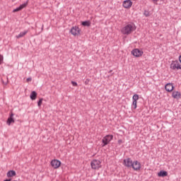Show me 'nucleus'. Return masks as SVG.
<instances>
[{"instance_id": "obj_2", "label": "nucleus", "mask_w": 181, "mask_h": 181, "mask_svg": "<svg viewBox=\"0 0 181 181\" xmlns=\"http://www.w3.org/2000/svg\"><path fill=\"white\" fill-rule=\"evenodd\" d=\"M113 138H114V136H112V135H106L102 139V142H103L102 146H105L107 144H109L110 142H111V141H112Z\"/></svg>"}, {"instance_id": "obj_3", "label": "nucleus", "mask_w": 181, "mask_h": 181, "mask_svg": "<svg viewBox=\"0 0 181 181\" xmlns=\"http://www.w3.org/2000/svg\"><path fill=\"white\" fill-rule=\"evenodd\" d=\"M80 32H81V30L76 25L73 26L70 30V33L73 36H80Z\"/></svg>"}, {"instance_id": "obj_19", "label": "nucleus", "mask_w": 181, "mask_h": 181, "mask_svg": "<svg viewBox=\"0 0 181 181\" xmlns=\"http://www.w3.org/2000/svg\"><path fill=\"white\" fill-rule=\"evenodd\" d=\"M172 97H173V98H180V92L179 91L173 92Z\"/></svg>"}, {"instance_id": "obj_16", "label": "nucleus", "mask_w": 181, "mask_h": 181, "mask_svg": "<svg viewBox=\"0 0 181 181\" xmlns=\"http://www.w3.org/2000/svg\"><path fill=\"white\" fill-rule=\"evenodd\" d=\"M6 176L7 177H13V176H16V172L13 170H11L6 173Z\"/></svg>"}, {"instance_id": "obj_11", "label": "nucleus", "mask_w": 181, "mask_h": 181, "mask_svg": "<svg viewBox=\"0 0 181 181\" xmlns=\"http://www.w3.org/2000/svg\"><path fill=\"white\" fill-rule=\"evenodd\" d=\"M122 5L126 9H129V8L132 6V1H131L130 0H125L123 1Z\"/></svg>"}, {"instance_id": "obj_32", "label": "nucleus", "mask_w": 181, "mask_h": 181, "mask_svg": "<svg viewBox=\"0 0 181 181\" xmlns=\"http://www.w3.org/2000/svg\"><path fill=\"white\" fill-rule=\"evenodd\" d=\"M3 84H4V86H7L8 85V81L6 82L3 81Z\"/></svg>"}, {"instance_id": "obj_34", "label": "nucleus", "mask_w": 181, "mask_h": 181, "mask_svg": "<svg viewBox=\"0 0 181 181\" xmlns=\"http://www.w3.org/2000/svg\"><path fill=\"white\" fill-rule=\"evenodd\" d=\"M112 71V70H110V71H109V73H111Z\"/></svg>"}, {"instance_id": "obj_31", "label": "nucleus", "mask_w": 181, "mask_h": 181, "mask_svg": "<svg viewBox=\"0 0 181 181\" xmlns=\"http://www.w3.org/2000/svg\"><path fill=\"white\" fill-rule=\"evenodd\" d=\"M81 23H90V21H83Z\"/></svg>"}, {"instance_id": "obj_22", "label": "nucleus", "mask_w": 181, "mask_h": 181, "mask_svg": "<svg viewBox=\"0 0 181 181\" xmlns=\"http://www.w3.org/2000/svg\"><path fill=\"white\" fill-rule=\"evenodd\" d=\"M4 64V56L0 54V66Z\"/></svg>"}, {"instance_id": "obj_14", "label": "nucleus", "mask_w": 181, "mask_h": 181, "mask_svg": "<svg viewBox=\"0 0 181 181\" xmlns=\"http://www.w3.org/2000/svg\"><path fill=\"white\" fill-rule=\"evenodd\" d=\"M35 30H37V32H38V33H41V32H43V24H35Z\"/></svg>"}, {"instance_id": "obj_23", "label": "nucleus", "mask_w": 181, "mask_h": 181, "mask_svg": "<svg viewBox=\"0 0 181 181\" xmlns=\"http://www.w3.org/2000/svg\"><path fill=\"white\" fill-rule=\"evenodd\" d=\"M19 11H22V10L21 9V7H20V6H18V7H17L16 9L13 10V12H19Z\"/></svg>"}, {"instance_id": "obj_8", "label": "nucleus", "mask_w": 181, "mask_h": 181, "mask_svg": "<svg viewBox=\"0 0 181 181\" xmlns=\"http://www.w3.org/2000/svg\"><path fill=\"white\" fill-rule=\"evenodd\" d=\"M62 165V162L57 159H54L51 161V166L54 168V169H59Z\"/></svg>"}, {"instance_id": "obj_17", "label": "nucleus", "mask_w": 181, "mask_h": 181, "mask_svg": "<svg viewBox=\"0 0 181 181\" xmlns=\"http://www.w3.org/2000/svg\"><path fill=\"white\" fill-rule=\"evenodd\" d=\"M28 32H29L28 30L21 32L18 35L16 36V39H21V37H23V36L27 35Z\"/></svg>"}, {"instance_id": "obj_25", "label": "nucleus", "mask_w": 181, "mask_h": 181, "mask_svg": "<svg viewBox=\"0 0 181 181\" xmlns=\"http://www.w3.org/2000/svg\"><path fill=\"white\" fill-rule=\"evenodd\" d=\"M83 26H87L88 28H90L91 26V23H82Z\"/></svg>"}, {"instance_id": "obj_30", "label": "nucleus", "mask_w": 181, "mask_h": 181, "mask_svg": "<svg viewBox=\"0 0 181 181\" xmlns=\"http://www.w3.org/2000/svg\"><path fill=\"white\" fill-rule=\"evenodd\" d=\"M27 81H28V83H29V81H32V78H27Z\"/></svg>"}, {"instance_id": "obj_29", "label": "nucleus", "mask_w": 181, "mask_h": 181, "mask_svg": "<svg viewBox=\"0 0 181 181\" xmlns=\"http://www.w3.org/2000/svg\"><path fill=\"white\" fill-rule=\"evenodd\" d=\"M153 1V4H156V5H157V2L159 1V0H152Z\"/></svg>"}, {"instance_id": "obj_6", "label": "nucleus", "mask_w": 181, "mask_h": 181, "mask_svg": "<svg viewBox=\"0 0 181 181\" xmlns=\"http://www.w3.org/2000/svg\"><path fill=\"white\" fill-rule=\"evenodd\" d=\"M133 163L134 161H132V159H131V158H127L126 159H124L123 160V165L126 166V168H132Z\"/></svg>"}, {"instance_id": "obj_12", "label": "nucleus", "mask_w": 181, "mask_h": 181, "mask_svg": "<svg viewBox=\"0 0 181 181\" xmlns=\"http://www.w3.org/2000/svg\"><path fill=\"white\" fill-rule=\"evenodd\" d=\"M165 90L168 92V93H170L172 91H173V89L175 88V86H173V83H167L165 86Z\"/></svg>"}, {"instance_id": "obj_28", "label": "nucleus", "mask_w": 181, "mask_h": 181, "mask_svg": "<svg viewBox=\"0 0 181 181\" xmlns=\"http://www.w3.org/2000/svg\"><path fill=\"white\" fill-rule=\"evenodd\" d=\"M118 144H119V145H121L122 144V139H119Z\"/></svg>"}, {"instance_id": "obj_18", "label": "nucleus", "mask_w": 181, "mask_h": 181, "mask_svg": "<svg viewBox=\"0 0 181 181\" xmlns=\"http://www.w3.org/2000/svg\"><path fill=\"white\" fill-rule=\"evenodd\" d=\"M37 97V93H36V91H35V90L32 91L30 95V100H32L33 101V100H36Z\"/></svg>"}, {"instance_id": "obj_1", "label": "nucleus", "mask_w": 181, "mask_h": 181, "mask_svg": "<svg viewBox=\"0 0 181 181\" xmlns=\"http://www.w3.org/2000/svg\"><path fill=\"white\" fill-rule=\"evenodd\" d=\"M134 30H135L134 25L128 24L122 29L121 32L123 35H131Z\"/></svg>"}, {"instance_id": "obj_27", "label": "nucleus", "mask_w": 181, "mask_h": 181, "mask_svg": "<svg viewBox=\"0 0 181 181\" xmlns=\"http://www.w3.org/2000/svg\"><path fill=\"white\" fill-rule=\"evenodd\" d=\"M144 15H145V16H149V12L145 11H144Z\"/></svg>"}, {"instance_id": "obj_24", "label": "nucleus", "mask_w": 181, "mask_h": 181, "mask_svg": "<svg viewBox=\"0 0 181 181\" xmlns=\"http://www.w3.org/2000/svg\"><path fill=\"white\" fill-rule=\"evenodd\" d=\"M71 84L74 87H77L78 84H77V82L76 81H71Z\"/></svg>"}, {"instance_id": "obj_10", "label": "nucleus", "mask_w": 181, "mask_h": 181, "mask_svg": "<svg viewBox=\"0 0 181 181\" xmlns=\"http://www.w3.org/2000/svg\"><path fill=\"white\" fill-rule=\"evenodd\" d=\"M132 168L134 169V170H141V163H139L138 160H134Z\"/></svg>"}, {"instance_id": "obj_26", "label": "nucleus", "mask_w": 181, "mask_h": 181, "mask_svg": "<svg viewBox=\"0 0 181 181\" xmlns=\"http://www.w3.org/2000/svg\"><path fill=\"white\" fill-rule=\"evenodd\" d=\"M89 83H90V79H88V78L86 79V81H85L86 86H88Z\"/></svg>"}, {"instance_id": "obj_33", "label": "nucleus", "mask_w": 181, "mask_h": 181, "mask_svg": "<svg viewBox=\"0 0 181 181\" xmlns=\"http://www.w3.org/2000/svg\"><path fill=\"white\" fill-rule=\"evenodd\" d=\"M11 180H12V178H10V179H6L4 181H11Z\"/></svg>"}, {"instance_id": "obj_20", "label": "nucleus", "mask_w": 181, "mask_h": 181, "mask_svg": "<svg viewBox=\"0 0 181 181\" xmlns=\"http://www.w3.org/2000/svg\"><path fill=\"white\" fill-rule=\"evenodd\" d=\"M28 4H29V1H27L25 3L20 5V9H23V8H26L28 6Z\"/></svg>"}, {"instance_id": "obj_9", "label": "nucleus", "mask_w": 181, "mask_h": 181, "mask_svg": "<svg viewBox=\"0 0 181 181\" xmlns=\"http://www.w3.org/2000/svg\"><path fill=\"white\" fill-rule=\"evenodd\" d=\"M139 100V95L138 94H134L132 97V108H134V110H136V107H137V102L136 100Z\"/></svg>"}, {"instance_id": "obj_15", "label": "nucleus", "mask_w": 181, "mask_h": 181, "mask_svg": "<svg viewBox=\"0 0 181 181\" xmlns=\"http://www.w3.org/2000/svg\"><path fill=\"white\" fill-rule=\"evenodd\" d=\"M158 177H166L168 176V171L161 170L159 173H158Z\"/></svg>"}, {"instance_id": "obj_21", "label": "nucleus", "mask_w": 181, "mask_h": 181, "mask_svg": "<svg viewBox=\"0 0 181 181\" xmlns=\"http://www.w3.org/2000/svg\"><path fill=\"white\" fill-rule=\"evenodd\" d=\"M43 103V98H40L38 102H37V106L38 107H42V104Z\"/></svg>"}, {"instance_id": "obj_7", "label": "nucleus", "mask_w": 181, "mask_h": 181, "mask_svg": "<svg viewBox=\"0 0 181 181\" xmlns=\"http://www.w3.org/2000/svg\"><path fill=\"white\" fill-rule=\"evenodd\" d=\"M132 54H133V56H134V57H141V56H142V54H144V51L140 50L138 48H136L132 51Z\"/></svg>"}, {"instance_id": "obj_5", "label": "nucleus", "mask_w": 181, "mask_h": 181, "mask_svg": "<svg viewBox=\"0 0 181 181\" xmlns=\"http://www.w3.org/2000/svg\"><path fill=\"white\" fill-rule=\"evenodd\" d=\"M170 69H172V70H181V65L179 63V61H173L170 64Z\"/></svg>"}, {"instance_id": "obj_4", "label": "nucleus", "mask_w": 181, "mask_h": 181, "mask_svg": "<svg viewBox=\"0 0 181 181\" xmlns=\"http://www.w3.org/2000/svg\"><path fill=\"white\" fill-rule=\"evenodd\" d=\"M92 169L98 170L101 168V161L100 160H93L90 163Z\"/></svg>"}, {"instance_id": "obj_13", "label": "nucleus", "mask_w": 181, "mask_h": 181, "mask_svg": "<svg viewBox=\"0 0 181 181\" xmlns=\"http://www.w3.org/2000/svg\"><path fill=\"white\" fill-rule=\"evenodd\" d=\"M13 115H15L13 114V112H11L9 117L7 119V121H6L7 125H11L12 122H15V119H13Z\"/></svg>"}]
</instances>
